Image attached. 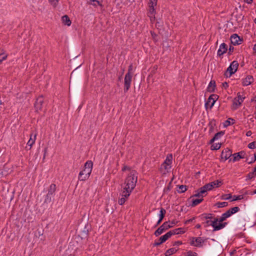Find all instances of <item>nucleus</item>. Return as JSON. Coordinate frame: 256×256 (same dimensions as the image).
<instances>
[{
  "instance_id": "1",
  "label": "nucleus",
  "mask_w": 256,
  "mask_h": 256,
  "mask_svg": "<svg viewBox=\"0 0 256 256\" xmlns=\"http://www.w3.org/2000/svg\"><path fill=\"white\" fill-rule=\"evenodd\" d=\"M137 180V172L134 170H130L122 186L123 194L126 195L131 194L136 187Z\"/></svg>"
},
{
  "instance_id": "35",
  "label": "nucleus",
  "mask_w": 256,
  "mask_h": 256,
  "mask_svg": "<svg viewBox=\"0 0 256 256\" xmlns=\"http://www.w3.org/2000/svg\"><path fill=\"white\" fill-rule=\"evenodd\" d=\"M186 190V186L181 185L179 186L178 192L180 193L184 192Z\"/></svg>"
},
{
  "instance_id": "41",
  "label": "nucleus",
  "mask_w": 256,
  "mask_h": 256,
  "mask_svg": "<svg viewBox=\"0 0 256 256\" xmlns=\"http://www.w3.org/2000/svg\"><path fill=\"white\" fill-rule=\"evenodd\" d=\"M186 256H197V254L190 250L187 252Z\"/></svg>"
},
{
  "instance_id": "51",
  "label": "nucleus",
  "mask_w": 256,
  "mask_h": 256,
  "mask_svg": "<svg viewBox=\"0 0 256 256\" xmlns=\"http://www.w3.org/2000/svg\"><path fill=\"white\" fill-rule=\"evenodd\" d=\"M126 170H129V168L127 166H124L122 169V171H125Z\"/></svg>"
},
{
  "instance_id": "13",
  "label": "nucleus",
  "mask_w": 256,
  "mask_h": 256,
  "mask_svg": "<svg viewBox=\"0 0 256 256\" xmlns=\"http://www.w3.org/2000/svg\"><path fill=\"white\" fill-rule=\"evenodd\" d=\"M44 102V98L42 96H40L36 99L34 106L36 111L42 110Z\"/></svg>"
},
{
  "instance_id": "54",
  "label": "nucleus",
  "mask_w": 256,
  "mask_h": 256,
  "mask_svg": "<svg viewBox=\"0 0 256 256\" xmlns=\"http://www.w3.org/2000/svg\"><path fill=\"white\" fill-rule=\"evenodd\" d=\"M244 1L248 4H251L252 2V0H244Z\"/></svg>"
},
{
  "instance_id": "19",
  "label": "nucleus",
  "mask_w": 256,
  "mask_h": 256,
  "mask_svg": "<svg viewBox=\"0 0 256 256\" xmlns=\"http://www.w3.org/2000/svg\"><path fill=\"white\" fill-rule=\"evenodd\" d=\"M254 81V78L252 76H248L242 80V85L244 86H248L250 84Z\"/></svg>"
},
{
  "instance_id": "18",
  "label": "nucleus",
  "mask_w": 256,
  "mask_h": 256,
  "mask_svg": "<svg viewBox=\"0 0 256 256\" xmlns=\"http://www.w3.org/2000/svg\"><path fill=\"white\" fill-rule=\"evenodd\" d=\"M36 134H31L30 135V138L28 142H27V144L30 146V149L31 148L33 144L35 143L36 140Z\"/></svg>"
},
{
  "instance_id": "10",
  "label": "nucleus",
  "mask_w": 256,
  "mask_h": 256,
  "mask_svg": "<svg viewBox=\"0 0 256 256\" xmlns=\"http://www.w3.org/2000/svg\"><path fill=\"white\" fill-rule=\"evenodd\" d=\"M227 224L226 222L220 223L218 222V219H215L210 222V226H212L214 230H218L224 228Z\"/></svg>"
},
{
  "instance_id": "44",
  "label": "nucleus",
  "mask_w": 256,
  "mask_h": 256,
  "mask_svg": "<svg viewBox=\"0 0 256 256\" xmlns=\"http://www.w3.org/2000/svg\"><path fill=\"white\" fill-rule=\"evenodd\" d=\"M204 218L206 219H211L212 218V214H205Z\"/></svg>"
},
{
  "instance_id": "12",
  "label": "nucleus",
  "mask_w": 256,
  "mask_h": 256,
  "mask_svg": "<svg viewBox=\"0 0 256 256\" xmlns=\"http://www.w3.org/2000/svg\"><path fill=\"white\" fill-rule=\"evenodd\" d=\"M218 98V96L217 95L212 94L209 96L208 101L206 103V107L210 106V108H212L214 104V103L216 102Z\"/></svg>"
},
{
  "instance_id": "59",
  "label": "nucleus",
  "mask_w": 256,
  "mask_h": 256,
  "mask_svg": "<svg viewBox=\"0 0 256 256\" xmlns=\"http://www.w3.org/2000/svg\"><path fill=\"white\" fill-rule=\"evenodd\" d=\"M254 172H256V166L254 168Z\"/></svg>"
},
{
  "instance_id": "17",
  "label": "nucleus",
  "mask_w": 256,
  "mask_h": 256,
  "mask_svg": "<svg viewBox=\"0 0 256 256\" xmlns=\"http://www.w3.org/2000/svg\"><path fill=\"white\" fill-rule=\"evenodd\" d=\"M227 50V46L226 44H222L218 50V55L219 56H222Z\"/></svg>"
},
{
  "instance_id": "57",
  "label": "nucleus",
  "mask_w": 256,
  "mask_h": 256,
  "mask_svg": "<svg viewBox=\"0 0 256 256\" xmlns=\"http://www.w3.org/2000/svg\"><path fill=\"white\" fill-rule=\"evenodd\" d=\"M192 220H188L186 221V223H187L188 222H191Z\"/></svg>"
},
{
  "instance_id": "61",
  "label": "nucleus",
  "mask_w": 256,
  "mask_h": 256,
  "mask_svg": "<svg viewBox=\"0 0 256 256\" xmlns=\"http://www.w3.org/2000/svg\"><path fill=\"white\" fill-rule=\"evenodd\" d=\"M256 44L254 45V47H256Z\"/></svg>"
},
{
  "instance_id": "47",
  "label": "nucleus",
  "mask_w": 256,
  "mask_h": 256,
  "mask_svg": "<svg viewBox=\"0 0 256 256\" xmlns=\"http://www.w3.org/2000/svg\"><path fill=\"white\" fill-rule=\"evenodd\" d=\"M182 244V242H180V241H177V242H175L174 244V246H180Z\"/></svg>"
},
{
  "instance_id": "60",
  "label": "nucleus",
  "mask_w": 256,
  "mask_h": 256,
  "mask_svg": "<svg viewBox=\"0 0 256 256\" xmlns=\"http://www.w3.org/2000/svg\"><path fill=\"white\" fill-rule=\"evenodd\" d=\"M254 22H255V23H256V18H255V20H254Z\"/></svg>"
},
{
  "instance_id": "6",
  "label": "nucleus",
  "mask_w": 256,
  "mask_h": 256,
  "mask_svg": "<svg viewBox=\"0 0 256 256\" xmlns=\"http://www.w3.org/2000/svg\"><path fill=\"white\" fill-rule=\"evenodd\" d=\"M56 190V184H51L49 187L48 192L44 200V202H50L52 201V198Z\"/></svg>"
},
{
  "instance_id": "31",
  "label": "nucleus",
  "mask_w": 256,
  "mask_h": 256,
  "mask_svg": "<svg viewBox=\"0 0 256 256\" xmlns=\"http://www.w3.org/2000/svg\"><path fill=\"white\" fill-rule=\"evenodd\" d=\"M229 218L226 212L222 214V216L219 218H217L218 222L222 223V222L225 220L227 218Z\"/></svg>"
},
{
  "instance_id": "56",
  "label": "nucleus",
  "mask_w": 256,
  "mask_h": 256,
  "mask_svg": "<svg viewBox=\"0 0 256 256\" xmlns=\"http://www.w3.org/2000/svg\"><path fill=\"white\" fill-rule=\"evenodd\" d=\"M214 140V137L210 140V143H212L213 142H214L215 140Z\"/></svg>"
},
{
  "instance_id": "33",
  "label": "nucleus",
  "mask_w": 256,
  "mask_h": 256,
  "mask_svg": "<svg viewBox=\"0 0 256 256\" xmlns=\"http://www.w3.org/2000/svg\"><path fill=\"white\" fill-rule=\"evenodd\" d=\"M221 146V144L220 143H216L214 144H213L211 146V148L212 150H218L220 148Z\"/></svg>"
},
{
  "instance_id": "21",
  "label": "nucleus",
  "mask_w": 256,
  "mask_h": 256,
  "mask_svg": "<svg viewBox=\"0 0 256 256\" xmlns=\"http://www.w3.org/2000/svg\"><path fill=\"white\" fill-rule=\"evenodd\" d=\"M240 208L238 206L232 208L227 210L226 212L228 217H230L232 214H236L240 210Z\"/></svg>"
},
{
  "instance_id": "58",
  "label": "nucleus",
  "mask_w": 256,
  "mask_h": 256,
  "mask_svg": "<svg viewBox=\"0 0 256 256\" xmlns=\"http://www.w3.org/2000/svg\"><path fill=\"white\" fill-rule=\"evenodd\" d=\"M252 194H256V190L253 192Z\"/></svg>"
},
{
  "instance_id": "9",
  "label": "nucleus",
  "mask_w": 256,
  "mask_h": 256,
  "mask_svg": "<svg viewBox=\"0 0 256 256\" xmlns=\"http://www.w3.org/2000/svg\"><path fill=\"white\" fill-rule=\"evenodd\" d=\"M204 240L201 237H193L190 239V244L191 246L196 247H201Z\"/></svg>"
},
{
  "instance_id": "11",
  "label": "nucleus",
  "mask_w": 256,
  "mask_h": 256,
  "mask_svg": "<svg viewBox=\"0 0 256 256\" xmlns=\"http://www.w3.org/2000/svg\"><path fill=\"white\" fill-rule=\"evenodd\" d=\"M132 76L129 74H126L124 76V91L126 92L130 88L132 80Z\"/></svg>"
},
{
  "instance_id": "32",
  "label": "nucleus",
  "mask_w": 256,
  "mask_h": 256,
  "mask_svg": "<svg viewBox=\"0 0 256 256\" xmlns=\"http://www.w3.org/2000/svg\"><path fill=\"white\" fill-rule=\"evenodd\" d=\"M224 132L222 131H220L218 133H216L214 136V140H218L220 138H221L224 134Z\"/></svg>"
},
{
  "instance_id": "3",
  "label": "nucleus",
  "mask_w": 256,
  "mask_h": 256,
  "mask_svg": "<svg viewBox=\"0 0 256 256\" xmlns=\"http://www.w3.org/2000/svg\"><path fill=\"white\" fill-rule=\"evenodd\" d=\"M93 167V163L91 160L87 161L84 166L83 170L79 173L78 179L80 181L87 180L92 172Z\"/></svg>"
},
{
  "instance_id": "23",
  "label": "nucleus",
  "mask_w": 256,
  "mask_h": 256,
  "mask_svg": "<svg viewBox=\"0 0 256 256\" xmlns=\"http://www.w3.org/2000/svg\"><path fill=\"white\" fill-rule=\"evenodd\" d=\"M62 20L63 24L67 26H70L72 24L71 20L67 15L62 16Z\"/></svg>"
},
{
  "instance_id": "4",
  "label": "nucleus",
  "mask_w": 256,
  "mask_h": 256,
  "mask_svg": "<svg viewBox=\"0 0 256 256\" xmlns=\"http://www.w3.org/2000/svg\"><path fill=\"white\" fill-rule=\"evenodd\" d=\"M238 66V64L236 61H233L228 68L227 70L225 73V76L226 77H230L232 74H234Z\"/></svg>"
},
{
  "instance_id": "27",
  "label": "nucleus",
  "mask_w": 256,
  "mask_h": 256,
  "mask_svg": "<svg viewBox=\"0 0 256 256\" xmlns=\"http://www.w3.org/2000/svg\"><path fill=\"white\" fill-rule=\"evenodd\" d=\"M90 4L96 6H102V0H86Z\"/></svg>"
},
{
  "instance_id": "25",
  "label": "nucleus",
  "mask_w": 256,
  "mask_h": 256,
  "mask_svg": "<svg viewBox=\"0 0 256 256\" xmlns=\"http://www.w3.org/2000/svg\"><path fill=\"white\" fill-rule=\"evenodd\" d=\"M215 87H216L215 82L213 81V80H211L207 88V90L210 92H213L214 90Z\"/></svg>"
},
{
  "instance_id": "20",
  "label": "nucleus",
  "mask_w": 256,
  "mask_h": 256,
  "mask_svg": "<svg viewBox=\"0 0 256 256\" xmlns=\"http://www.w3.org/2000/svg\"><path fill=\"white\" fill-rule=\"evenodd\" d=\"M232 156V152L229 149H226L222 152L221 156L224 160H228Z\"/></svg>"
},
{
  "instance_id": "39",
  "label": "nucleus",
  "mask_w": 256,
  "mask_h": 256,
  "mask_svg": "<svg viewBox=\"0 0 256 256\" xmlns=\"http://www.w3.org/2000/svg\"><path fill=\"white\" fill-rule=\"evenodd\" d=\"M158 0H150L149 6H151L152 7L153 6H156L157 4Z\"/></svg>"
},
{
  "instance_id": "42",
  "label": "nucleus",
  "mask_w": 256,
  "mask_h": 256,
  "mask_svg": "<svg viewBox=\"0 0 256 256\" xmlns=\"http://www.w3.org/2000/svg\"><path fill=\"white\" fill-rule=\"evenodd\" d=\"M231 197H232L231 194H224V195L222 196V198L223 200H229L230 198Z\"/></svg>"
},
{
  "instance_id": "48",
  "label": "nucleus",
  "mask_w": 256,
  "mask_h": 256,
  "mask_svg": "<svg viewBox=\"0 0 256 256\" xmlns=\"http://www.w3.org/2000/svg\"><path fill=\"white\" fill-rule=\"evenodd\" d=\"M230 120H232V119L229 118L228 120H227L226 121V122H225V126H229V125L230 124Z\"/></svg>"
},
{
  "instance_id": "15",
  "label": "nucleus",
  "mask_w": 256,
  "mask_h": 256,
  "mask_svg": "<svg viewBox=\"0 0 256 256\" xmlns=\"http://www.w3.org/2000/svg\"><path fill=\"white\" fill-rule=\"evenodd\" d=\"M245 154V152L243 151L234 154H233V161H238L240 159L244 158Z\"/></svg>"
},
{
  "instance_id": "37",
  "label": "nucleus",
  "mask_w": 256,
  "mask_h": 256,
  "mask_svg": "<svg viewBox=\"0 0 256 256\" xmlns=\"http://www.w3.org/2000/svg\"><path fill=\"white\" fill-rule=\"evenodd\" d=\"M60 0H48L49 2L53 6L56 7Z\"/></svg>"
},
{
  "instance_id": "29",
  "label": "nucleus",
  "mask_w": 256,
  "mask_h": 256,
  "mask_svg": "<svg viewBox=\"0 0 256 256\" xmlns=\"http://www.w3.org/2000/svg\"><path fill=\"white\" fill-rule=\"evenodd\" d=\"M8 54L3 52V50L0 52V64L7 58Z\"/></svg>"
},
{
  "instance_id": "28",
  "label": "nucleus",
  "mask_w": 256,
  "mask_h": 256,
  "mask_svg": "<svg viewBox=\"0 0 256 256\" xmlns=\"http://www.w3.org/2000/svg\"><path fill=\"white\" fill-rule=\"evenodd\" d=\"M178 250V248H170L166 250V256H170V255L176 253Z\"/></svg>"
},
{
  "instance_id": "43",
  "label": "nucleus",
  "mask_w": 256,
  "mask_h": 256,
  "mask_svg": "<svg viewBox=\"0 0 256 256\" xmlns=\"http://www.w3.org/2000/svg\"><path fill=\"white\" fill-rule=\"evenodd\" d=\"M242 198H243V197L241 195L237 196H234V199L232 200H242Z\"/></svg>"
},
{
  "instance_id": "36",
  "label": "nucleus",
  "mask_w": 256,
  "mask_h": 256,
  "mask_svg": "<svg viewBox=\"0 0 256 256\" xmlns=\"http://www.w3.org/2000/svg\"><path fill=\"white\" fill-rule=\"evenodd\" d=\"M216 206L218 208H224L228 206V202H218L216 204Z\"/></svg>"
},
{
  "instance_id": "8",
  "label": "nucleus",
  "mask_w": 256,
  "mask_h": 256,
  "mask_svg": "<svg viewBox=\"0 0 256 256\" xmlns=\"http://www.w3.org/2000/svg\"><path fill=\"white\" fill-rule=\"evenodd\" d=\"M172 226L168 222H166L158 228L154 232V235L156 236H158Z\"/></svg>"
},
{
  "instance_id": "16",
  "label": "nucleus",
  "mask_w": 256,
  "mask_h": 256,
  "mask_svg": "<svg viewBox=\"0 0 256 256\" xmlns=\"http://www.w3.org/2000/svg\"><path fill=\"white\" fill-rule=\"evenodd\" d=\"M231 42L234 45H238L240 44L241 40L240 38L236 34H232L230 37Z\"/></svg>"
},
{
  "instance_id": "38",
  "label": "nucleus",
  "mask_w": 256,
  "mask_h": 256,
  "mask_svg": "<svg viewBox=\"0 0 256 256\" xmlns=\"http://www.w3.org/2000/svg\"><path fill=\"white\" fill-rule=\"evenodd\" d=\"M126 74H129L130 75L132 76L133 74V66L132 64H131L129 66L128 68V72Z\"/></svg>"
},
{
  "instance_id": "2",
  "label": "nucleus",
  "mask_w": 256,
  "mask_h": 256,
  "mask_svg": "<svg viewBox=\"0 0 256 256\" xmlns=\"http://www.w3.org/2000/svg\"><path fill=\"white\" fill-rule=\"evenodd\" d=\"M222 184V182L218 180H216L210 183L207 184L198 190L192 197L202 196V198L206 194V192L208 191L212 190V188H218Z\"/></svg>"
},
{
  "instance_id": "55",
  "label": "nucleus",
  "mask_w": 256,
  "mask_h": 256,
  "mask_svg": "<svg viewBox=\"0 0 256 256\" xmlns=\"http://www.w3.org/2000/svg\"><path fill=\"white\" fill-rule=\"evenodd\" d=\"M200 224H197L196 226V228H200Z\"/></svg>"
},
{
  "instance_id": "14",
  "label": "nucleus",
  "mask_w": 256,
  "mask_h": 256,
  "mask_svg": "<svg viewBox=\"0 0 256 256\" xmlns=\"http://www.w3.org/2000/svg\"><path fill=\"white\" fill-rule=\"evenodd\" d=\"M130 194H129L128 195H126L123 194V190H122L121 192L120 193V198L118 199V203L120 205H122L124 204L126 200L128 198Z\"/></svg>"
},
{
  "instance_id": "30",
  "label": "nucleus",
  "mask_w": 256,
  "mask_h": 256,
  "mask_svg": "<svg viewBox=\"0 0 256 256\" xmlns=\"http://www.w3.org/2000/svg\"><path fill=\"white\" fill-rule=\"evenodd\" d=\"M202 200H203V199L202 198H196V199L192 198V206H196V205L200 204Z\"/></svg>"
},
{
  "instance_id": "46",
  "label": "nucleus",
  "mask_w": 256,
  "mask_h": 256,
  "mask_svg": "<svg viewBox=\"0 0 256 256\" xmlns=\"http://www.w3.org/2000/svg\"><path fill=\"white\" fill-rule=\"evenodd\" d=\"M256 176V174H254V172H252V173H250L248 174V179H251L254 176Z\"/></svg>"
},
{
  "instance_id": "50",
  "label": "nucleus",
  "mask_w": 256,
  "mask_h": 256,
  "mask_svg": "<svg viewBox=\"0 0 256 256\" xmlns=\"http://www.w3.org/2000/svg\"><path fill=\"white\" fill-rule=\"evenodd\" d=\"M252 134V132L251 131H248V132H247L246 134V136H250Z\"/></svg>"
},
{
  "instance_id": "7",
  "label": "nucleus",
  "mask_w": 256,
  "mask_h": 256,
  "mask_svg": "<svg viewBox=\"0 0 256 256\" xmlns=\"http://www.w3.org/2000/svg\"><path fill=\"white\" fill-rule=\"evenodd\" d=\"M172 160V154H168L162 165V168H164L167 172L170 169Z\"/></svg>"
},
{
  "instance_id": "22",
  "label": "nucleus",
  "mask_w": 256,
  "mask_h": 256,
  "mask_svg": "<svg viewBox=\"0 0 256 256\" xmlns=\"http://www.w3.org/2000/svg\"><path fill=\"white\" fill-rule=\"evenodd\" d=\"M170 231V232H171L172 236L174 235V234H184L186 232V230H184V228H176L174 230H172Z\"/></svg>"
},
{
  "instance_id": "49",
  "label": "nucleus",
  "mask_w": 256,
  "mask_h": 256,
  "mask_svg": "<svg viewBox=\"0 0 256 256\" xmlns=\"http://www.w3.org/2000/svg\"><path fill=\"white\" fill-rule=\"evenodd\" d=\"M222 86L226 89L228 88V84L227 82H225L222 84Z\"/></svg>"
},
{
  "instance_id": "24",
  "label": "nucleus",
  "mask_w": 256,
  "mask_h": 256,
  "mask_svg": "<svg viewBox=\"0 0 256 256\" xmlns=\"http://www.w3.org/2000/svg\"><path fill=\"white\" fill-rule=\"evenodd\" d=\"M154 7L155 6H153L152 7L151 6H149L148 16L150 17L151 20L152 18H154V15L156 14V10Z\"/></svg>"
},
{
  "instance_id": "45",
  "label": "nucleus",
  "mask_w": 256,
  "mask_h": 256,
  "mask_svg": "<svg viewBox=\"0 0 256 256\" xmlns=\"http://www.w3.org/2000/svg\"><path fill=\"white\" fill-rule=\"evenodd\" d=\"M164 242H162V240H160V238L158 239V240L157 241H156L154 244V246H159L160 244H161L162 243H163Z\"/></svg>"
},
{
  "instance_id": "52",
  "label": "nucleus",
  "mask_w": 256,
  "mask_h": 256,
  "mask_svg": "<svg viewBox=\"0 0 256 256\" xmlns=\"http://www.w3.org/2000/svg\"><path fill=\"white\" fill-rule=\"evenodd\" d=\"M162 220L159 218L158 220V222L156 223V226H157L158 225H159L160 224V223L162 222Z\"/></svg>"
},
{
  "instance_id": "53",
  "label": "nucleus",
  "mask_w": 256,
  "mask_h": 256,
  "mask_svg": "<svg viewBox=\"0 0 256 256\" xmlns=\"http://www.w3.org/2000/svg\"><path fill=\"white\" fill-rule=\"evenodd\" d=\"M212 221L213 220H206V223L207 225H210V222H212Z\"/></svg>"
},
{
  "instance_id": "5",
  "label": "nucleus",
  "mask_w": 256,
  "mask_h": 256,
  "mask_svg": "<svg viewBox=\"0 0 256 256\" xmlns=\"http://www.w3.org/2000/svg\"><path fill=\"white\" fill-rule=\"evenodd\" d=\"M244 98L245 96H241L240 92L238 93L237 97L234 98L233 100L232 109L236 110L241 105Z\"/></svg>"
},
{
  "instance_id": "26",
  "label": "nucleus",
  "mask_w": 256,
  "mask_h": 256,
  "mask_svg": "<svg viewBox=\"0 0 256 256\" xmlns=\"http://www.w3.org/2000/svg\"><path fill=\"white\" fill-rule=\"evenodd\" d=\"M172 236L170 231L168 232L162 236L160 238V240H162V242H165L167 240Z\"/></svg>"
},
{
  "instance_id": "34",
  "label": "nucleus",
  "mask_w": 256,
  "mask_h": 256,
  "mask_svg": "<svg viewBox=\"0 0 256 256\" xmlns=\"http://www.w3.org/2000/svg\"><path fill=\"white\" fill-rule=\"evenodd\" d=\"M166 211L164 209L162 208L160 210V214H159L160 219L163 220L164 215L166 214Z\"/></svg>"
},
{
  "instance_id": "40",
  "label": "nucleus",
  "mask_w": 256,
  "mask_h": 256,
  "mask_svg": "<svg viewBox=\"0 0 256 256\" xmlns=\"http://www.w3.org/2000/svg\"><path fill=\"white\" fill-rule=\"evenodd\" d=\"M248 148L250 149H254L256 148V144L254 142H252L248 144Z\"/></svg>"
}]
</instances>
